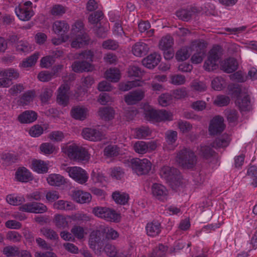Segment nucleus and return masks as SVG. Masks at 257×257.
I'll list each match as a JSON object with an SVG mask.
<instances>
[{
    "instance_id": "nucleus-45",
    "label": "nucleus",
    "mask_w": 257,
    "mask_h": 257,
    "mask_svg": "<svg viewBox=\"0 0 257 257\" xmlns=\"http://www.w3.org/2000/svg\"><path fill=\"white\" fill-rule=\"evenodd\" d=\"M103 14L102 11H97L89 16L88 18V22L92 24H97L103 18Z\"/></svg>"
},
{
    "instance_id": "nucleus-24",
    "label": "nucleus",
    "mask_w": 257,
    "mask_h": 257,
    "mask_svg": "<svg viewBox=\"0 0 257 257\" xmlns=\"http://www.w3.org/2000/svg\"><path fill=\"white\" fill-rule=\"evenodd\" d=\"M73 70L75 72H82L83 71H89L92 70L91 64L86 61H75L72 65Z\"/></svg>"
},
{
    "instance_id": "nucleus-22",
    "label": "nucleus",
    "mask_w": 257,
    "mask_h": 257,
    "mask_svg": "<svg viewBox=\"0 0 257 257\" xmlns=\"http://www.w3.org/2000/svg\"><path fill=\"white\" fill-rule=\"evenodd\" d=\"M87 111V109L83 106H75L72 108L70 114L73 118L83 120L86 118Z\"/></svg>"
},
{
    "instance_id": "nucleus-19",
    "label": "nucleus",
    "mask_w": 257,
    "mask_h": 257,
    "mask_svg": "<svg viewBox=\"0 0 257 257\" xmlns=\"http://www.w3.org/2000/svg\"><path fill=\"white\" fill-rule=\"evenodd\" d=\"M221 70L225 72L230 73L235 71L238 68V63L236 59L233 58H229L220 64Z\"/></svg>"
},
{
    "instance_id": "nucleus-60",
    "label": "nucleus",
    "mask_w": 257,
    "mask_h": 257,
    "mask_svg": "<svg viewBox=\"0 0 257 257\" xmlns=\"http://www.w3.org/2000/svg\"><path fill=\"white\" fill-rule=\"evenodd\" d=\"M167 249L163 244H160L155 248L149 257H165Z\"/></svg>"
},
{
    "instance_id": "nucleus-25",
    "label": "nucleus",
    "mask_w": 257,
    "mask_h": 257,
    "mask_svg": "<svg viewBox=\"0 0 257 257\" xmlns=\"http://www.w3.org/2000/svg\"><path fill=\"white\" fill-rule=\"evenodd\" d=\"M148 45L143 42H138L135 43L132 48L133 54L138 57H141L147 54L149 50Z\"/></svg>"
},
{
    "instance_id": "nucleus-64",
    "label": "nucleus",
    "mask_w": 257,
    "mask_h": 257,
    "mask_svg": "<svg viewBox=\"0 0 257 257\" xmlns=\"http://www.w3.org/2000/svg\"><path fill=\"white\" fill-rule=\"evenodd\" d=\"M172 99V95L169 93H163L158 98L159 104L162 106H166L170 104Z\"/></svg>"
},
{
    "instance_id": "nucleus-6",
    "label": "nucleus",
    "mask_w": 257,
    "mask_h": 257,
    "mask_svg": "<svg viewBox=\"0 0 257 257\" xmlns=\"http://www.w3.org/2000/svg\"><path fill=\"white\" fill-rule=\"evenodd\" d=\"M222 55V49L219 46H214L209 51L208 59L205 61L204 67L208 71H213L217 68V62Z\"/></svg>"
},
{
    "instance_id": "nucleus-35",
    "label": "nucleus",
    "mask_w": 257,
    "mask_h": 257,
    "mask_svg": "<svg viewBox=\"0 0 257 257\" xmlns=\"http://www.w3.org/2000/svg\"><path fill=\"white\" fill-rule=\"evenodd\" d=\"M100 226L103 235L107 239L115 240L119 237V233L113 228L102 225Z\"/></svg>"
},
{
    "instance_id": "nucleus-41",
    "label": "nucleus",
    "mask_w": 257,
    "mask_h": 257,
    "mask_svg": "<svg viewBox=\"0 0 257 257\" xmlns=\"http://www.w3.org/2000/svg\"><path fill=\"white\" fill-rule=\"evenodd\" d=\"M215 152L210 147L207 146H201L199 150V155L205 159H208L214 156Z\"/></svg>"
},
{
    "instance_id": "nucleus-16",
    "label": "nucleus",
    "mask_w": 257,
    "mask_h": 257,
    "mask_svg": "<svg viewBox=\"0 0 257 257\" xmlns=\"http://www.w3.org/2000/svg\"><path fill=\"white\" fill-rule=\"evenodd\" d=\"M15 11L19 18L24 21L30 20L34 15L32 8L22 7L21 5L16 8Z\"/></svg>"
},
{
    "instance_id": "nucleus-43",
    "label": "nucleus",
    "mask_w": 257,
    "mask_h": 257,
    "mask_svg": "<svg viewBox=\"0 0 257 257\" xmlns=\"http://www.w3.org/2000/svg\"><path fill=\"white\" fill-rule=\"evenodd\" d=\"M119 152V148L116 145H108L104 149V154L108 157L117 156Z\"/></svg>"
},
{
    "instance_id": "nucleus-51",
    "label": "nucleus",
    "mask_w": 257,
    "mask_h": 257,
    "mask_svg": "<svg viewBox=\"0 0 257 257\" xmlns=\"http://www.w3.org/2000/svg\"><path fill=\"white\" fill-rule=\"evenodd\" d=\"M172 113L166 110H159L158 115V122L170 121L172 120Z\"/></svg>"
},
{
    "instance_id": "nucleus-33",
    "label": "nucleus",
    "mask_w": 257,
    "mask_h": 257,
    "mask_svg": "<svg viewBox=\"0 0 257 257\" xmlns=\"http://www.w3.org/2000/svg\"><path fill=\"white\" fill-rule=\"evenodd\" d=\"M105 76L107 80L113 82H118L120 78V71L117 68H110L107 70Z\"/></svg>"
},
{
    "instance_id": "nucleus-49",
    "label": "nucleus",
    "mask_w": 257,
    "mask_h": 257,
    "mask_svg": "<svg viewBox=\"0 0 257 257\" xmlns=\"http://www.w3.org/2000/svg\"><path fill=\"white\" fill-rule=\"evenodd\" d=\"M2 73L3 76L6 77L10 80L11 82H12V80H16L20 77V74L18 71L13 68L6 69Z\"/></svg>"
},
{
    "instance_id": "nucleus-63",
    "label": "nucleus",
    "mask_w": 257,
    "mask_h": 257,
    "mask_svg": "<svg viewBox=\"0 0 257 257\" xmlns=\"http://www.w3.org/2000/svg\"><path fill=\"white\" fill-rule=\"evenodd\" d=\"M25 89V87L23 84L17 83L13 85L9 90V93L13 96H16Z\"/></svg>"
},
{
    "instance_id": "nucleus-2",
    "label": "nucleus",
    "mask_w": 257,
    "mask_h": 257,
    "mask_svg": "<svg viewBox=\"0 0 257 257\" xmlns=\"http://www.w3.org/2000/svg\"><path fill=\"white\" fill-rule=\"evenodd\" d=\"M62 152L71 160L87 162L90 158V155L85 148L79 147L75 144L66 145L62 148Z\"/></svg>"
},
{
    "instance_id": "nucleus-46",
    "label": "nucleus",
    "mask_w": 257,
    "mask_h": 257,
    "mask_svg": "<svg viewBox=\"0 0 257 257\" xmlns=\"http://www.w3.org/2000/svg\"><path fill=\"white\" fill-rule=\"evenodd\" d=\"M135 151L140 154H144L148 152L147 143L144 141H138L133 145Z\"/></svg>"
},
{
    "instance_id": "nucleus-54",
    "label": "nucleus",
    "mask_w": 257,
    "mask_h": 257,
    "mask_svg": "<svg viewBox=\"0 0 257 257\" xmlns=\"http://www.w3.org/2000/svg\"><path fill=\"white\" fill-rule=\"evenodd\" d=\"M191 87L194 90L199 92L205 91L207 87L205 82L197 80H194L191 82Z\"/></svg>"
},
{
    "instance_id": "nucleus-55",
    "label": "nucleus",
    "mask_w": 257,
    "mask_h": 257,
    "mask_svg": "<svg viewBox=\"0 0 257 257\" xmlns=\"http://www.w3.org/2000/svg\"><path fill=\"white\" fill-rule=\"evenodd\" d=\"M144 114L147 120L158 122V110L153 108L145 109Z\"/></svg>"
},
{
    "instance_id": "nucleus-32",
    "label": "nucleus",
    "mask_w": 257,
    "mask_h": 257,
    "mask_svg": "<svg viewBox=\"0 0 257 257\" xmlns=\"http://www.w3.org/2000/svg\"><path fill=\"white\" fill-rule=\"evenodd\" d=\"M47 182L51 186H60L65 183L64 178L59 174H51L47 178Z\"/></svg>"
},
{
    "instance_id": "nucleus-21",
    "label": "nucleus",
    "mask_w": 257,
    "mask_h": 257,
    "mask_svg": "<svg viewBox=\"0 0 257 257\" xmlns=\"http://www.w3.org/2000/svg\"><path fill=\"white\" fill-rule=\"evenodd\" d=\"M73 199L79 203H88L91 201V195L89 193L77 190L73 192Z\"/></svg>"
},
{
    "instance_id": "nucleus-15",
    "label": "nucleus",
    "mask_w": 257,
    "mask_h": 257,
    "mask_svg": "<svg viewBox=\"0 0 257 257\" xmlns=\"http://www.w3.org/2000/svg\"><path fill=\"white\" fill-rule=\"evenodd\" d=\"M161 59V56L159 54L154 52L144 58L142 60V64L145 67L149 69H153L158 65Z\"/></svg>"
},
{
    "instance_id": "nucleus-18",
    "label": "nucleus",
    "mask_w": 257,
    "mask_h": 257,
    "mask_svg": "<svg viewBox=\"0 0 257 257\" xmlns=\"http://www.w3.org/2000/svg\"><path fill=\"white\" fill-rule=\"evenodd\" d=\"M235 104L240 111H249L252 109L250 98L246 94L243 97H238L235 100Z\"/></svg>"
},
{
    "instance_id": "nucleus-47",
    "label": "nucleus",
    "mask_w": 257,
    "mask_h": 257,
    "mask_svg": "<svg viewBox=\"0 0 257 257\" xmlns=\"http://www.w3.org/2000/svg\"><path fill=\"white\" fill-rule=\"evenodd\" d=\"M40 231L46 237L51 240H57L59 238L56 232L51 228L43 227Z\"/></svg>"
},
{
    "instance_id": "nucleus-61",
    "label": "nucleus",
    "mask_w": 257,
    "mask_h": 257,
    "mask_svg": "<svg viewBox=\"0 0 257 257\" xmlns=\"http://www.w3.org/2000/svg\"><path fill=\"white\" fill-rule=\"evenodd\" d=\"M230 98L225 95H218L214 101V103L218 106L221 107L227 105L230 102Z\"/></svg>"
},
{
    "instance_id": "nucleus-50",
    "label": "nucleus",
    "mask_w": 257,
    "mask_h": 257,
    "mask_svg": "<svg viewBox=\"0 0 257 257\" xmlns=\"http://www.w3.org/2000/svg\"><path fill=\"white\" fill-rule=\"evenodd\" d=\"M55 208L60 210H72L73 208V204L70 202L64 200H59L54 204Z\"/></svg>"
},
{
    "instance_id": "nucleus-62",
    "label": "nucleus",
    "mask_w": 257,
    "mask_h": 257,
    "mask_svg": "<svg viewBox=\"0 0 257 257\" xmlns=\"http://www.w3.org/2000/svg\"><path fill=\"white\" fill-rule=\"evenodd\" d=\"M53 91L49 88H44L42 89L40 95V99L43 103H47L52 96Z\"/></svg>"
},
{
    "instance_id": "nucleus-12",
    "label": "nucleus",
    "mask_w": 257,
    "mask_h": 257,
    "mask_svg": "<svg viewBox=\"0 0 257 257\" xmlns=\"http://www.w3.org/2000/svg\"><path fill=\"white\" fill-rule=\"evenodd\" d=\"M153 196L157 200L161 201L167 200L168 196L167 189L163 185L154 183L151 187Z\"/></svg>"
},
{
    "instance_id": "nucleus-14",
    "label": "nucleus",
    "mask_w": 257,
    "mask_h": 257,
    "mask_svg": "<svg viewBox=\"0 0 257 257\" xmlns=\"http://www.w3.org/2000/svg\"><path fill=\"white\" fill-rule=\"evenodd\" d=\"M70 89L67 84L62 85L58 89V94L57 95L58 103L64 106L68 105L69 100L68 91Z\"/></svg>"
},
{
    "instance_id": "nucleus-9",
    "label": "nucleus",
    "mask_w": 257,
    "mask_h": 257,
    "mask_svg": "<svg viewBox=\"0 0 257 257\" xmlns=\"http://www.w3.org/2000/svg\"><path fill=\"white\" fill-rule=\"evenodd\" d=\"M223 117L220 115L214 116L209 123L208 131L211 135L220 134L225 129Z\"/></svg>"
},
{
    "instance_id": "nucleus-56",
    "label": "nucleus",
    "mask_w": 257,
    "mask_h": 257,
    "mask_svg": "<svg viewBox=\"0 0 257 257\" xmlns=\"http://www.w3.org/2000/svg\"><path fill=\"white\" fill-rule=\"evenodd\" d=\"M190 56L189 51L187 48H182L179 50L175 55L176 59L178 61H183L187 59Z\"/></svg>"
},
{
    "instance_id": "nucleus-36",
    "label": "nucleus",
    "mask_w": 257,
    "mask_h": 257,
    "mask_svg": "<svg viewBox=\"0 0 257 257\" xmlns=\"http://www.w3.org/2000/svg\"><path fill=\"white\" fill-rule=\"evenodd\" d=\"M104 219L111 222H118L121 219L120 214L117 213L115 210L106 207Z\"/></svg>"
},
{
    "instance_id": "nucleus-4",
    "label": "nucleus",
    "mask_w": 257,
    "mask_h": 257,
    "mask_svg": "<svg viewBox=\"0 0 257 257\" xmlns=\"http://www.w3.org/2000/svg\"><path fill=\"white\" fill-rule=\"evenodd\" d=\"M104 241V235L102 228L99 226L95 230L91 232L89 238V245L95 254L100 255L105 244Z\"/></svg>"
},
{
    "instance_id": "nucleus-3",
    "label": "nucleus",
    "mask_w": 257,
    "mask_h": 257,
    "mask_svg": "<svg viewBox=\"0 0 257 257\" xmlns=\"http://www.w3.org/2000/svg\"><path fill=\"white\" fill-rule=\"evenodd\" d=\"M197 157L191 149L184 148L177 154L176 162L184 169L193 168L196 165Z\"/></svg>"
},
{
    "instance_id": "nucleus-5",
    "label": "nucleus",
    "mask_w": 257,
    "mask_h": 257,
    "mask_svg": "<svg viewBox=\"0 0 257 257\" xmlns=\"http://www.w3.org/2000/svg\"><path fill=\"white\" fill-rule=\"evenodd\" d=\"M207 43L203 40H196L192 42L191 49L195 51L191 57L193 63H200L204 58Z\"/></svg>"
},
{
    "instance_id": "nucleus-30",
    "label": "nucleus",
    "mask_w": 257,
    "mask_h": 257,
    "mask_svg": "<svg viewBox=\"0 0 257 257\" xmlns=\"http://www.w3.org/2000/svg\"><path fill=\"white\" fill-rule=\"evenodd\" d=\"M53 29L56 34L62 36L69 31V26L64 21H57L53 24Z\"/></svg>"
},
{
    "instance_id": "nucleus-40",
    "label": "nucleus",
    "mask_w": 257,
    "mask_h": 257,
    "mask_svg": "<svg viewBox=\"0 0 257 257\" xmlns=\"http://www.w3.org/2000/svg\"><path fill=\"white\" fill-rule=\"evenodd\" d=\"M72 33L75 36L79 35L83 37L84 34H87L84 30V24L81 21H77L72 27Z\"/></svg>"
},
{
    "instance_id": "nucleus-26",
    "label": "nucleus",
    "mask_w": 257,
    "mask_h": 257,
    "mask_svg": "<svg viewBox=\"0 0 257 257\" xmlns=\"http://www.w3.org/2000/svg\"><path fill=\"white\" fill-rule=\"evenodd\" d=\"M231 139L226 134H223L220 137L216 138L212 143L211 146L215 149L225 148L230 143Z\"/></svg>"
},
{
    "instance_id": "nucleus-37",
    "label": "nucleus",
    "mask_w": 257,
    "mask_h": 257,
    "mask_svg": "<svg viewBox=\"0 0 257 257\" xmlns=\"http://www.w3.org/2000/svg\"><path fill=\"white\" fill-rule=\"evenodd\" d=\"M40 54L38 52H36L30 57L24 59L21 63L20 66L23 68L31 67L36 63Z\"/></svg>"
},
{
    "instance_id": "nucleus-20",
    "label": "nucleus",
    "mask_w": 257,
    "mask_h": 257,
    "mask_svg": "<svg viewBox=\"0 0 257 257\" xmlns=\"http://www.w3.org/2000/svg\"><path fill=\"white\" fill-rule=\"evenodd\" d=\"M16 178L22 182H27L32 180L33 177L30 171L25 167H20L16 172Z\"/></svg>"
},
{
    "instance_id": "nucleus-27",
    "label": "nucleus",
    "mask_w": 257,
    "mask_h": 257,
    "mask_svg": "<svg viewBox=\"0 0 257 257\" xmlns=\"http://www.w3.org/2000/svg\"><path fill=\"white\" fill-rule=\"evenodd\" d=\"M98 115L102 119L108 121L112 119L115 115L114 110L111 107H100L98 111Z\"/></svg>"
},
{
    "instance_id": "nucleus-7",
    "label": "nucleus",
    "mask_w": 257,
    "mask_h": 257,
    "mask_svg": "<svg viewBox=\"0 0 257 257\" xmlns=\"http://www.w3.org/2000/svg\"><path fill=\"white\" fill-rule=\"evenodd\" d=\"M133 170L138 175L148 174L151 169L152 163L148 159L141 160L139 158L133 159L131 162Z\"/></svg>"
},
{
    "instance_id": "nucleus-44",
    "label": "nucleus",
    "mask_w": 257,
    "mask_h": 257,
    "mask_svg": "<svg viewBox=\"0 0 257 257\" xmlns=\"http://www.w3.org/2000/svg\"><path fill=\"white\" fill-rule=\"evenodd\" d=\"M140 85V83L138 81H132L125 82H122L119 84L118 88L120 91H127L131 90L133 87L139 86Z\"/></svg>"
},
{
    "instance_id": "nucleus-42",
    "label": "nucleus",
    "mask_w": 257,
    "mask_h": 257,
    "mask_svg": "<svg viewBox=\"0 0 257 257\" xmlns=\"http://www.w3.org/2000/svg\"><path fill=\"white\" fill-rule=\"evenodd\" d=\"M54 222L55 225L59 228H65L68 226V222L66 217L60 214H57L55 216Z\"/></svg>"
},
{
    "instance_id": "nucleus-1",
    "label": "nucleus",
    "mask_w": 257,
    "mask_h": 257,
    "mask_svg": "<svg viewBox=\"0 0 257 257\" xmlns=\"http://www.w3.org/2000/svg\"><path fill=\"white\" fill-rule=\"evenodd\" d=\"M160 175L169 183V186L176 190L183 184V179L179 170L173 167L164 166L160 170Z\"/></svg>"
},
{
    "instance_id": "nucleus-28",
    "label": "nucleus",
    "mask_w": 257,
    "mask_h": 257,
    "mask_svg": "<svg viewBox=\"0 0 257 257\" xmlns=\"http://www.w3.org/2000/svg\"><path fill=\"white\" fill-rule=\"evenodd\" d=\"M147 233L149 236H156L161 232V224L157 221L148 223L146 227Z\"/></svg>"
},
{
    "instance_id": "nucleus-52",
    "label": "nucleus",
    "mask_w": 257,
    "mask_h": 257,
    "mask_svg": "<svg viewBox=\"0 0 257 257\" xmlns=\"http://www.w3.org/2000/svg\"><path fill=\"white\" fill-rule=\"evenodd\" d=\"M117 247L111 243H105L103 247L102 251L108 257H112L117 251Z\"/></svg>"
},
{
    "instance_id": "nucleus-23",
    "label": "nucleus",
    "mask_w": 257,
    "mask_h": 257,
    "mask_svg": "<svg viewBox=\"0 0 257 257\" xmlns=\"http://www.w3.org/2000/svg\"><path fill=\"white\" fill-rule=\"evenodd\" d=\"M37 118V113L32 110H26L20 114L18 117L22 123H31Z\"/></svg>"
},
{
    "instance_id": "nucleus-38",
    "label": "nucleus",
    "mask_w": 257,
    "mask_h": 257,
    "mask_svg": "<svg viewBox=\"0 0 257 257\" xmlns=\"http://www.w3.org/2000/svg\"><path fill=\"white\" fill-rule=\"evenodd\" d=\"M20 248L16 245H8L3 248V252L7 257H18Z\"/></svg>"
},
{
    "instance_id": "nucleus-59",
    "label": "nucleus",
    "mask_w": 257,
    "mask_h": 257,
    "mask_svg": "<svg viewBox=\"0 0 257 257\" xmlns=\"http://www.w3.org/2000/svg\"><path fill=\"white\" fill-rule=\"evenodd\" d=\"M144 74V71L137 66H131L128 69L129 76L141 77Z\"/></svg>"
},
{
    "instance_id": "nucleus-10",
    "label": "nucleus",
    "mask_w": 257,
    "mask_h": 257,
    "mask_svg": "<svg viewBox=\"0 0 257 257\" xmlns=\"http://www.w3.org/2000/svg\"><path fill=\"white\" fill-rule=\"evenodd\" d=\"M47 209L45 204L37 202H29L19 207L20 211L33 213H43Z\"/></svg>"
},
{
    "instance_id": "nucleus-8",
    "label": "nucleus",
    "mask_w": 257,
    "mask_h": 257,
    "mask_svg": "<svg viewBox=\"0 0 257 257\" xmlns=\"http://www.w3.org/2000/svg\"><path fill=\"white\" fill-rule=\"evenodd\" d=\"M66 171L69 173L70 177L76 182L84 184L87 181L88 177L86 172L78 167H67Z\"/></svg>"
},
{
    "instance_id": "nucleus-29",
    "label": "nucleus",
    "mask_w": 257,
    "mask_h": 257,
    "mask_svg": "<svg viewBox=\"0 0 257 257\" xmlns=\"http://www.w3.org/2000/svg\"><path fill=\"white\" fill-rule=\"evenodd\" d=\"M112 198L116 203L122 205L127 204L130 199V196L127 193H121L118 191L112 193Z\"/></svg>"
},
{
    "instance_id": "nucleus-13",
    "label": "nucleus",
    "mask_w": 257,
    "mask_h": 257,
    "mask_svg": "<svg viewBox=\"0 0 257 257\" xmlns=\"http://www.w3.org/2000/svg\"><path fill=\"white\" fill-rule=\"evenodd\" d=\"M81 135L85 140L93 142L100 141L103 137L101 132L90 127L84 128Z\"/></svg>"
},
{
    "instance_id": "nucleus-48",
    "label": "nucleus",
    "mask_w": 257,
    "mask_h": 257,
    "mask_svg": "<svg viewBox=\"0 0 257 257\" xmlns=\"http://www.w3.org/2000/svg\"><path fill=\"white\" fill-rule=\"evenodd\" d=\"M55 149V146L50 143H44L40 146V150L41 152L46 155L53 154Z\"/></svg>"
},
{
    "instance_id": "nucleus-34",
    "label": "nucleus",
    "mask_w": 257,
    "mask_h": 257,
    "mask_svg": "<svg viewBox=\"0 0 257 257\" xmlns=\"http://www.w3.org/2000/svg\"><path fill=\"white\" fill-rule=\"evenodd\" d=\"M89 38L87 34H84L83 37L79 35L75 36V38L71 43V46L73 48H81L84 45H87L89 43Z\"/></svg>"
},
{
    "instance_id": "nucleus-31",
    "label": "nucleus",
    "mask_w": 257,
    "mask_h": 257,
    "mask_svg": "<svg viewBox=\"0 0 257 257\" xmlns=\"http://www.w3.org/2000/svg\"><path fill=\"white\" fill-rule=\"evenodd\" d=\"M32 169L38 173H46L48 171V164L41 160H34L32 161Z\"/></svg>"
},
{
    "instance_id": "nucleus-11",
    "label": "nucleus",
    "mask_w": 257,
    "mask_h": 257,
    "mask_svg": "<svg viewBox=\"0 0 257 257\" xmlns=\"http://www.w3.org/2000/svg\"><path fill=\"white\" fill-rule=\"evenodd\" d=\"M145 97V92L142 89L131 91L124 96V100L127 105H134Z\"/></svg>"
},
{
    "instance_id": "nucleus-17",
    "label": "nucleus",
    "mask_w": 257,
    "mask_h": 257,
    "mask_svg": "<svg viewBox=\"0 0 257 257\" xmlns=\"http://www.w3.org/2000/svg\"><path fill=\"white\" fill-rule=\"evenodd\" d=\"M200 11L196 7H191L186 9H180L176 12L177 17L180 20L188 22L191 20L193 14L198 13Z\"/></svg>"
},
{
    "instance_id": "nucleus-39",
    "label": "nucleus",
    "mask_w": 257,
    "mask_h": 257,
    "mask_svg": "<svg viewBox=\"0 0 257 257\" xmlns=\"http://www.w3.org/2000/svg\"><path fill=\"white\" fill-rule=\"evenodd\" d=\"M173 44V39L169 35H167L163 37L159 42V48L163 50L166 51L171 48Z\"/></svg>"
},
{
    "instance_id": "nucleus-53",
    "label": "nucleus",
    "mask_w": 257,
    "mask_h": 257,
    "mask_svg": "<svg viewBox=\"0 0 257 257\" xmlns=\"http://www.w3.org/2000/svg\"><path fill=\"white\" fill-rule=\"evenodd\" d=\"M35 91L34 90H28L25 92L21 97V102L24 104L32 101L35 96Z\"/></svg>"
},
{
    "instance_id": "nucleus-57",
    "label": "nucleus",
    "mask_w": 257,
    "mask_h": 257,
    "mask_svg": "<svg viewBox=\"0 0 257 257\" xmlns=\"http://www.w3.org/2000/svg\"><path fill=\"white\" fill-rule=\"evenodd\" d=\"M102 47L105 49L116 50L119 47V44L114 40L108 39L103 42Z\"/></svg>"
},
{
    "instance_id": "nucleus-58",
    "label": "nucleus",
    "mask_w": 257,
    "mask_h": 257,
    "mask_svg": "<svg viewBox=\"0 0 257 257\" xmlns=\"http://www.w3.org/2000/svg\"><path fill=\"white\" fill-rule=\"evenodd\" d=\"M225 115L229 123H234L237 121L238 113L235 109H228L225 111Z\"/></svg>"
}]
</instances>
